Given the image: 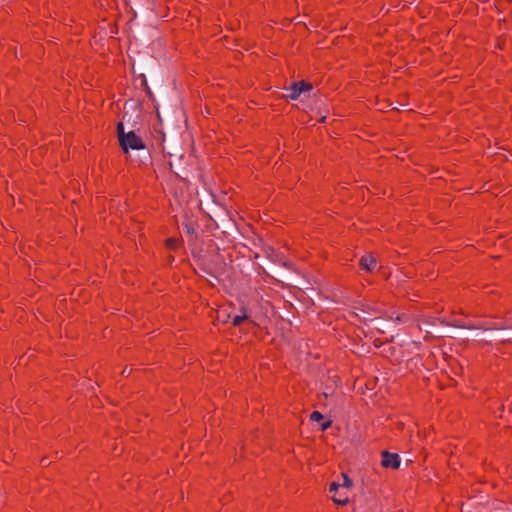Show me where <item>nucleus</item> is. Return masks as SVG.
Wrapping results in <instances>:
<instances>
[{
	"mask_svg": "<svg viewBox=\"0 0 512 512\" xmlns=\"http://www.w3.org/2000/svg\"><path fill=\"white\" fill-rule=\"evenodd\" d=\"M312 88V84L304 80L294 82L291 84L290 87L287 88L288 94L286 95V97L291 100H296L302 93L308 92L312 90Z\"/></svg>",
	"mask_w": 512,
	"mask_h": 512,
	"instance_id": "2",
	"label": "nucleus"
},
{
	"mask_svg": "<svg viewBox=\"0 0 512 512\" xmlns=\"http://www.w3.org/2000/svg\"><path fill=\"white\" fill-rule=\"evenodd\" d=\"M332 500L336 503V504H339V505H345L348 503L349 499L348 497H344V498H341V497H335L333 496L332 497Z\"/></svg>",
	"mask_w": 512,
	"mask_h": 512,
	"instance_id": "9",
	"label": "nucleus"
},
{
	"mask_svg": "<svg viewBox=\"0 0 512 512\" xmlns=\"http://www.w3.org/2000/svg\"><path fill=\"white\" fill-rule=\"evenodd\" d=\"M126 135H127V133L124 131V124L122 122H119L117 124V136H118L119 143L121 142V137L126 136Z\"/></svg>",
	"mask_w": 512,
	"mask_h": 512,
	"instance_id": "7",
	"label": "nucleus"
},
{
	"mask_svg": "<svg viewBox=\"0 0 512 512\" xmlns=\"http://www.w3.org/2000/svg\"><path fill=\"white\" fill-rule=\"evenodd\" d=\"M167 246L170 248V249H175L177 247V240L176 239H173V238H169L167 239Z\"/></svg>",
	"mask_w": 512,
	"mask_h": 512,
	"instance_id": "12",
	"label": "nucleus"
},
{
	"mask_svg": "<svg viewBox=\"0 0 512 512\" xmlns=\"http://www.w3.org/2000/svg\"><path fill=\"white\" fill-rule=\"evenodd\" d=\"M376 264V258L372 255H365L360 259V266L366 271H372Z\"/></svg>",
	"mask_w": 512,
	"mask_h": 512,
	"instance_id": "4",
	"label": "nucleus"
},
{
	"mask_svg": "<svg viewBox=\"0 0 512 512\" xmlns=\"http://www.w3.org/2000/svg\"><path fill=\"white\" fill-rule=\"evenodd\" d=\"M120 146L124 153H128L129 149L140 150L145 148L142 139L134 131H129L126 136L121 137Z\"/></svg>",
	"mask_w": 512,
	"mask_h": 512,
	"instance_id": "1",
	"label": "nucleus"
},
{
	"mask_svg": "<svg viewBox=\"0 0 512 512\" xmlns=\"http://www.w3.org/2000/svg\"><path fill=\"white\" fill-rule=\"evenodd\" d=\"M339 486H340V485H339L338 483L333 482V483H331V484H330V488H329V490H330L331 492H336V491L338 490Z\"/></svg>",
	"mask_w": 512,
	"mask_h": 512,
	"instance_id": "13",
	"label": "nucleus"
},
{
	"mask_svg": "<svg viewBox=\"0 0 512 512\" xmlns=\"http://www.w3.org/2000/svg\"><path fill=\"white\" fill-rule=\"evenodd\" d=\"M310 420L313 421V422L320 423L321 421L324 420V416L319 411H313L310 414Z\"/></svg>",
	"mask_w": 512,
	"mask_h": 512,
	"instance_id": "6",
	"label": "nucleus"
},
{
	"mask_svg": "<svg viewBox=\"0 0 512 512\" xmlns=\"http://www.w3.org/2000/svg\"><path fill=\"white\" fill-rule=\"evenodd\" d=\"M184 229H185L186 233H188V234L195 233V228H194V226L191 223H185L184 224Z\"/></svg>",
	"mask_w": 512,
	"mask_h": 512,
	"instance_id": "11",
	"label": "nucleus"
},
{
	"mask_svg": "<svg viewBox=\"0 0 512 512\" xmlns=\"http://www.w3.org/2000/svg\"><path fill=\"white\" fill-rule=\"evenodd\" d=\"M382 464L386 468H398L400 466V457L397 453H390L384 450L382 453Z\"/></svg>",
	"mask_w": 512,
	"mask_h": 512,
	"instance_id": "3",
	"label": "nucleus"
},
{
	"mask_svg": "<svg viewBox=\"0 0 512 512\" xmlns=\"http://www.w3.org/2000/svg\"><path fill=\"white\" fill-rule=\"evenodd\" d=\"M319 424H320V429L322 431H325V430H327L332 425V421H330V420H323Z\"/></svg>",
	"mask_w": 512,
	"mask_h": 512,
	"instance_id": "10",
	"label": "nucleus"
},
{
	"mask_svg": "<svg viewBox=\"0 0 512 512\" xmlns=\"http://www.w3.org/2000/svg\"><path fill=\"white\" fill-rule=\"evenodd\" d=\"M248 316L244 313L242 315H236L232 319V324L234 326H239L244 320H246Z\"/></svg>",
	"mask_w": 512,
	"mask_h": 512,
	"instance_id": "5",
	"label": "nucleus"
},
{
	"mask_svg": "<svg viewBox=\"0 0 512 512\" xmlns=\"http://www.w3.org/2000/svg\"><path fill=\"white\" fill-rule=\"evenodd\" d=\"M342 478H343V484L342 486L345 487V488H351L353 486V482L352 480L347 476V474L343 473L342 474Z\"/></svg>",
	"mask_w": 512,
	"mask_h": 512,
	"instance_id": "8",
	"label": "nucleus"
}]
</instances>
